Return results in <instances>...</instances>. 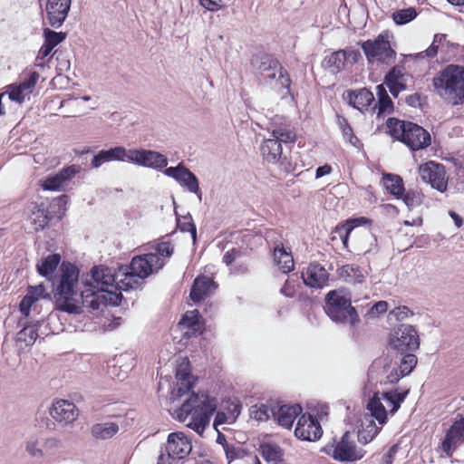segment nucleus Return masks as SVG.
Here are the masks:
<instances>
[{
	"instance_id": "obj_36",
	"label": "nucleus",
	"mask_w": 464,
	"mask_h": 464,
	"mask_svg": "<svg viewBox=\"0 0 464 464\" xmlns=\"http://www.w3.org/2000/svg\"><path fill=\"white\" fill-rule=\"evenodd\" d=\"M461 48L459 45H450L447 42V35L446 34H435L434 39L430 46L425 50L423 53H420V56L423 57V53H425V56L428 58H433L437 55L438 53H444L446 52V48Z\"/></svg>"
},
{
	"instance_id": "obj_40",
	"label": "nucleus",
	"mask_w": 464,
	"mask_h": 464,
	"mask_svg": "<svg viewBox=\"0 0 464 464\" xmlns=\"http://www.w3.org/2000/svg\"><path fill=\"white\" fill-rule=\"evenodd\" d=\"M119 431V426L115 422L97 423L92 427V435L100 440L112 438Z\"/></svg>"
},
{
	"instance_id": "obj_58",
	"label": "nucleus",
	"mask_w": 464,
	"mask_h": 464,
	"mask_svg": "<svg viewBox=\"0 0 464 464\" xmlns=\"http://www.w3.org/2000/svg\"><path fill=\"white\" fill-rule=\"evenodd\" d=\"M391 314L394 316L397 321H403L413 315V312L407 306H399L394 308Z\"/></svg>"
},
{
	"instance_id": "obj_52",
	"label": "nucleus",
	"mask_w": 464,
	"mask_h": 464,
	"mask_svg": "<svg viewBox=\"0 0 464 464\" xmlns=\"http://www.w3.org/2000/svg\"><path fill=\"white\" fill-rule=\"evenodd\" d=\"M417 16L416 10L412 7L401 9L392 14V19L396 24L401 25L410 23Z\"/></svg>"
},
{
	"instance_id": "obj_30",
	"label": "nucleus",
	"mask_w": 464,
	"mask_h": 464,
	"mask_svg": "<svg viewBox=\"0 0 464 464\" xmlns=\"http://www.w3.org/2000/svg\"><path fill=\"white\" fill-rule=\"evenodd\" d=\"M337 276L345 283L352 285H362L366 278V273L353 264H348L339 267L337 269Z\"/></svg>"
},
{
	"instance_id": "obj_23",
	"label": "nucleus",
	"mask_w": 464,
	"mask_h": 464,
	"mask_svg": "<svg viewBox=\"0 0 464 464\" xmlns=\"http://www.w3.org/2000/svg\"><path fill=\"white\" fill-rule=\"evenodd\" d=\"M462 443H464V419L453 422L446 433L441 448L447 456H451Z\"/></svg>"
},
{
	"instance_id": "obj_62",
	"label": "nucleus",
	"mask_w": 464,
	"mask_h": 464,
	"mask_svg": "<svg viewBox=\"0 0 464 464\" xmlns=\"http://www.w3.org/2000/svg\"><path fill=\"white\" fill-rule=\"evenodd\" d=\"M26 451L33 457L43 456L42 450L38 448V441L36 440H31L26 442Z\"/></svg>"
},
{
	"instance_id": "obj_34",
	"label": "nucleus",
	"mask_w": 464,
	"mask_h": 464,
	"mask_svg": "<svg viewBox=\"0 0 464 464\" xmlns=\"http://www.w3.org/2000/svg\"><path fill=\"white\" fill-rule=\"evenodd\" d=\"M375 242L373 235L368 229L356 232L352 237V247L353 251L368 253Z\"/></svg>"
},
{
	"instance_id": "obj_26",
	"label": "nucleus",
	"mask_w": 464,
	"mask_h": 464,
	"mask_svg": "<svg viewBox=\"0 0 464 464\" xmlns=\"http://www.w3.org/2000/svg\"><path fill=\"white\" fill-rule=\"evenodd\" d=\"M410 79L411 75L405 72L403 67L394 66L386 74L384 82L391 93L396 98L401 92L407 89Z\"/></svg>"
},
{
	"instance_id": "obj_3",
	"label": "nucleus",
	"mask_w": 464,
	"mask_h": 464,
	"mask_svg": "<svg viewBox=\"0 0 464 464\" xmlns=\"http://www.w3.org/2000/svg\"><path fill=\"white\" fill-rule=\"evenodd\" d=\"M217 407L218 401L215 397L204 392H192L179 408L174 410L172 415L198 435H202Z\"/></svg>"
},
{
	"instance_id": "obj_13",
	"label": "nucleus",
	"mask_w": 464,
	"mask_h": 464,
	"mask_svg": "<svg viewBox=\"0 0 464 464\" xmlns=\"http://www.w3.org/2000/svg\"><path fill=\"white\" fill-rule=\"evenodd\" d=\"M324 451L340 462H354L362 459L365 454L362 448L357 447L348 431L343 435L336 444L327 445Z\"/></svg>"
},
{
	"instance_id": "obj_63",
	"label": "nucleus",
	"mask_w": 464,
	"mask_h": 464,
	"mask_svg": "<svg viewBox=\"0 0 464 464\" xmlns=\"http://www.w3.org/2000/svg\"><path fill=\"white\" fill-rule=\"evenodd\" d=\"M129 367H126L125 370L120 371L117 365H112L109 368V374L111 378H117L120 381L124 380L127 377Z\"/></svg>"
},
{
	"instance_id": "obj_43",
	"label": "nucleus",
	"mask_w": 464,
	"mask_h": 464,
	"mask_svg": "<svg viewBox=\"0 0 464 464\" xmlns=\"http://www.w3.org/2000/svg\"><path fill=\"white\" fill-rule=\"evenodd\" d=\"M240 411H241V406L239 404H237V403L229 404L227 412H224V411L217 412V415H216V418L214 420V425L216 426V425H220V424H224V423L231 424V423L235 422L237 418L240 414Z\"/></svg>"
},
{
	"instance_id": "obj_61",
	"label": "nucleus",
	"mask_w": 464,
	"mask_h": 464,
	"mask_svg": "<svg viewBox=\"0 0 464 464\" xmlns=\"http://www.w3.org/2000/svg\"><path fill=\"white\" fill-rule=\"evenodd\" d=\"M199 4L202 7L211 12L218 11L224 6L223 0H199Z\"/></svg>"
},
{
	"instance_id": "obj_5",
	"label": "nucleus",
	"mask_w": 464,
	"mask_h": 464,
	"mask_svg": "<svg viewBox=\"0 0 464 464\" xmlns=\"http://www.w3.org/2000/svg\"><path fill=\"white\" fill-rule=\"evenodd\" d=\"M266 129L271 137L264 140L260 148L261 153L267 162L276 163L282 155L281 143L294 142L295 133L290 124L279 116L273 118Z\"/></svg>"
},
{
	"instance_id": "obj_8",
	"label": "nucleus",
	"mask_w": 464,
	"mask_h": 464,
	"mask_svg": "<svg viewBox=\"0 0 464 464\" xmlns=\"http://www.w3.org/2000/svg\"><path fill=\"white\" fill-rule=\"evenodd\" d=\"M407 394V390L400 392L397 389L374 392L370 398L366 409L380 425H384L388 416H392L399 410Z\"/></svg>"
},
{
	"instance_id": "obj_22",
	"label": "nucleus",
	"mask_w": 464,
	"mask_h": 464,
	"mask_svg": "<svg viewBox=\"0 0 464 464\" xmlns=\"http://www.w3.org/2000/svg\"><path fill=\"white\" fill-rule=\"evenodd\" d=\"M71 7V0H47L46 18L51 26L58 28L65 21Z\"/></svg>"
},
{
	"instance_id": "obj_2",
	"label": "nucleus",
	"mask_w": 464,
	"mask_h": 464,
	"mask_svg": "<svg viewBox=\"0 0 464 464\" xmlns=\"http://www.w3.org/2000/svg\"><path fill=\"white\" fill-rule=\"evenodd\" d=\"M173 252L174 246L169 241L151 245L148 253L132 257L130 264L123 266V278L119 279V287L124 291L138 288L143 279L163 268Z\"/></svg>"
},
{
	"instance_id": "obj_33",
	"label": "nucleus",
	"mask_w": 464,
	"mask_h": 464,
	"mask_svg": "<svg viewBox=\"0 0 464 464\" xmlns=\"http://www.w3.org/2000/svg\"><path fill=\"white\" fill-rule=\"evenodd\" d=\"M274 260L278 268L285 274L294 269L295 262L290 250H287L281 243L274 246Z\"/></svg>"
},
{
	"instance_id": "obj_24",
	"label": "nucleus",
	"mask_w": 464,
	"mask_h": 464,
	"mask_svg": "<svg viewBox=\"0 0 464 464\" xmlns=\"http://www.w3.org/2000/svg\"><path fill=\"white\" fill-rule=\"evenodd\" d=\"M50 414L56 421L68 424L77 419L79 412L74 403L66 400H58L53 402Z\"/></svg>"
},
{
	"instance_id": "obj_14",
	"label": "nucleus",
	"mask_w": 464,
	"mask_h": 464,
	"mask_svg": "<svg viewBox=\"0 0 464 464\" xmlns=\"http://www.w3.org/2000/svg\"><path fill=\"white\" fill-rule=\"evenodd\" d=\"M39 79L40 74L37 72H29L18 82L7 85L4 93L11 102L21 105L31 99Z\"/></svg>"
},
{
	"instance_id": "obj_59",
	"label": "nucleus",
	"mask_w": 464,
	"mask_h": 464,
	"mask_svg": "<svg viewBox=\"0 0 464 464\" xmlns=\"http://www.w3.org/2000/svg\"><path fill=\"white\" fill-rule=\"evenodd\" d=\"M27 293L33 297V299L35 302L46 296V290L43 284H39L34 286H29L27 289Z\"/></svg>"
},
{
	"instance_id": "obj_31",
	"label": "nucleus",
	"mask_w": 464,
	"mask_h": 464,
	"mask_svg": "<svg viewBox=\"0 0 464 464\" xmlns=\"http://www.w3.org/2000/svg\"><path fill=\"white\" fill-rule=\"evenodd\" d=\"M348 102L355 109L363 111L374 102V96L372 92L366 88L349 92L347 94Z\"/></svg>"
},
{
	"instance_id": "obj_48",
	"label": "nucleus",
	"mask_w": 464,
	"mask_h": 464,
	"mask_svg": "<svg viewBox=\"0 0 464 464\" xmlns=\"http://www.w3.org/2000/svg\"><path fill=\"white\" fill-rule=\"evenodd\" d=\"M110 161H121L130 163V149H126L123 146H115L105 150Z\"/></svg>"
},
{
	"instance_id": "obj_27",
	"label": "nucleus",
	"mask_w": 464,
	"mask_h": 464,
	"mask_svg": "<svg viewBox=\"0 0 464 464\" xmlns=\"http://www.w3.org/2000/svg\"><path fill=\"white\" fill-rule=\"evenodd\" d=\"M273 419L282 427L291 429L296 417L302 412L298 404L280 405L272 408Z\"/></svg>"
},
{
	"instance_id": "obj_19",
	"label": "nucleus",
	"mask_w": 464,
	"mask_h": 464,
	"mask_svg": "<svg viewBox=\"0 0 464 464\" xmlns=\"http://www.w3.org/2000/svg\"><path fill=\"white\" fill-rule=\"evenodd\" d=\"M81 171V166L71 165L61 169L58 173L50 175L44 180H41V186L44 190H62L72 179Z\"/></svg>"
},
{
	"instance_id": "obj_44",
	"label": "nucleus",
	"mask_w": 464,
	"mask_h": 464,
	"mask_svg": "<svg viewBox=\"0 0 464 464\" xmlns=\"http://www.w3.org/2000/svg\"><path fill=\"white\" fill-rule=\"evenodd\" d=\"M34 208L35 210H33V213L29 218V221L33 226V229L39 231L47 226L49 219L44 209L38 208L36 205L34 207Z\"/></svg>"
},
{
	"instance_id": "obj_57",
	"label": "nucleus",
	"mask_w": 464,
	"mask_h": 464,
	"mask_svg": "<svg viewBox=\"0 0 464 464\" xmlns=\"http://www.w3.org/2000/svg\"><path fill=\"white\" fill-rule=\"evenodd\" d=\"M111 162L105 150L98 151L91 160V167L92 169H99L102 165Z\"/></svg>"
},
{
	"instance_id": "obj_64",
	"label": "nucleus",
	"mask_w": 464,
	"mask_h": 464,
	"mask_svg": "<svg viewBox=\"0 0 464 464\" xmlns=\"http://www.w3.org/2000/svg\"><path fill=\"white\" fill-rule=\"evenodd\" d=\"M239 255H240V251L238 249L232 248L231 250L225 253V255L223 256V262L227 266H229L232 264L233 261H235L237 259V257L239 256Z\"/></svg>"
},
{
	"instance_id": "obj_51",
	"label": "nucleus",
	"mask_w": 464,
	"mask_h": 464,
	"mask_svg": "<svg viewBox=\"0 0 464 464\" xmlns=\"http://www.w3.org/2000/svg\"><path fill=\"white\" fill-rule=\"evenodd\" d=\"M338 125L342 130L343 138L353 146L357 147L359 139L354 135L353 130L344 117H338Z\"/></svg>"
},
{
	"instance_id": "obj_29",
	"label": "nucleus",
	"mask_w": 464,
	"mask_h": 464,
	"mask_svg": "<svg viewBox=\"0 0 464 464\" xmlns=\"http://www.w3.org/2000/svg\"><path fill=\"white\" fill-rule=\"evenodd\" d=\"M375 418L370 413L365 414L362 420L361 428L358 430V440L362 444L371 442L382 429L383 425H380L374 421Z\"/></svg>"
},
{
	"instance_id": "obj_47",
	"label": "nucleus",
	"mask_w": 464,
	"mask_h": 464,
	"mask_svg": "<svg viewBox=\"0 0 464 464\" xmlns=\"http://www.w3.org/2000/svg\"><path fill=\"white\" fill-rule=\"evenodd\" d=\"M405 353L406 354L401 357L400 363L396 365L403 376L409 375L415 368L418 362L416 355H414L412 352Z\"/></svg>"
},
{
	"instance_id": "obj_28",
	"label": "nucleus",
	"mask_w": 464,
	"mask_h": 464,
	"mask_svg": "<svg viewBox=\"0 0 464 464\" xmlns=\"http://www.w3.org/2000/svg\"><path fill=\"white\" fill-rule=\"evenodd\" d=\"M217 287L218 285L212 278L207 276H198L195 278L191 287L190 298L194 302H200L213 294Z\"/></svg>"
},
{
	"instance_id": "obj_25",
	"label": "nucleus",
	"mask_w": 464,
	"mask_h": 464,
	"mask_svg": "<svg viewBox=\"0 0 464 464\" xmlns=\"http://www.w3.org/2000/svg\"><path fill=\"white\" fill-rule=\"evenodd\" d=\"M302 279L305 285L314 288H323L327 285L329 274L326 269L319 264H310L302 272Z\"/></svg>"
},
{
	"instance_id": "obj_37",
	"label": "nucleus",
	"mask_w": 464,
	"mask_h": 464,
	"mask_svg": "<svg viewBox=\"0 0 464 464\" xmlns=\"http://www.w3.org/2000/svg\"><path fill=\"white\" fill-rule=\"evenodd\" d=\"M345 65V55L343 50L332 53L323 61V66L331 73L336 74L340 72Z\"/></svg>"
},
{
	"instance_id": "obj_17",
	"label": "nucleus",
	"mask_w": 464,
	"mask_h": 464,
	"mask_svg": "<svg viewBox=\"0 0 464 464\" xmlns=\"http://www.w3.org/2000/svg\"><path fill=\"white\" fill-rule=\"evenodd\" d=\"M164 174L175 179L188 192L196 194L198 199L201 200L202 194L199 188V182L198 178L182 163L178 164L176 167L166 168Z\"/></svg>"
},
{
	"instance_id": "obj_7",
	"label": "nucleus",
	"mask_w": 464,
	"mask_h": 464,
	"mask_svg": "<svg viewBox=\"0 0 464 464\" xmlns=\"http://www.w3.org/2000/svg\"><path fill=\"white\" fill-rule=\"evenodd\" d=\"M257 65L260 80L282 98L290 94L291 79L281 63L269 55H262Z\"/></svg>"
},
{
	"instance_id": "obj_46",
	"label": "nucleus",
	"mask_w": 464,
	"mask_h": 464,
	"mask_svg": "<svg viewBox=\"0 0 464 464\" xmlns=\"http://www.w3.org/2000/svg\"><path fill=\"white\" fill-rule=\"evenodd\" d=\"M272 408L266 404H255L249 409V416L257 421H266L272 416Z\"/></svg>"
},
{
	"instance_id": "obj_42",
	"label": "nucleus",
	"mask_w": 464,
	"mask_h": 464,
	"mask_svg": "<svg viewBox=\"0 0 464 464\" xmlns=\"http://www.w3.org/2000/svg\"><path fill=\"white\" fill-rule=\"evenodd\" d=\"M377 103H374L372 110H378V114L390 112L392 110V102L382 84L376 86Z\"/></svg>"
},
{
	"instance_id": "obj_35",
	"label": "nucleus",
	"mask_w": 464,
	"mask_h": 464,
	"mask_svg": "<svg viewBox=\"0 0 464 464\" xmlns=\"http://www.w3.org/2000/svg\"><path fill=\"white\" fill-rule=\"evenodd\" d=\"M179 325L188 330L187 334H196L201 333L204 323L198 311L195 309L185 313L179 322Z\"/></svg>"
},
{
	"instance_id": "obj_6",
	"label": "nucleus",
	"mask_w": 464,
	"mask_h": 464,
	"mask_svg": "<svg viewBox=\"0 0 464 464\" xmlns=\"http://www.w3.org/2000/svg\"><path fill=\"white\" fill-rule=\"evenodd\" d=\"M387 128L393 138L402 141L412 150H422L430 144V133L411 121L392 118L387 121Z\"/></svg>"
},
{
	"instance_id": "obj_45",
	"label": "nucleus",
	"mask_w": 464,
	"mask_h": 464,
	"mask_svg": "<svg viewBox=\"0 0 464 464\" xmlns=\"http://www.w3.org/2000/svg\"><path fill=\"white\" fill-rule=\"evenodd\" d=\"M38 337L35 325H26L17 334V341L25 346H32Z\"/></svg>"
},
{
	"instance_id": "obj_54",
	"label": "nucleus",
	"mask_w": 464,
	"mask_h": 464,
	"mask_svg": "<svg viewBox=\"0 0 464 464\" xmlns=\"http://www.w3.org/2000/svg\"><path fill=\"white\" fill-rule=\"evenodd\" d=\"M44 43L53 49L65 39V34L62 32L57 33L51 29H44Z\"/></svg>"
},
{
	"instance_id": "obj_21",
	"label": "nucleus",
	"mask_w": 464,
	"mask_h": 464,
	"mask_svg": "<svg viewBox=\"0 0 464 464\" xmlns=\"http://www.w3.org/2000/svg\"><path fill=\"white\" fill-rule=\"evenodd\" d=\"M177 386L173 390L171 399L176 400L186 395L194 386V379L190 374V366L188 359H182L176 370Z\"/></svg>"
},
{
	"instance_id": "obj_41",
	"label": "nucleus",
	"mask_w": 464,
	"mask_h": 464,
	"mask_svg": "<svg viewBox=\"0 0 464 464\" xmlns=\"http://www.w3.org/2000/svg\"><path fill=\"white\" fill-rule=\"evenodd\" d=\"M61 262V256L58 254L49 255L37 263V272L44 277L51 276Z\"/></svg>"
},
{
	"instance_id": "obj_1",
	"label": "nucleus",
	"mask_w": 464,
	"mask_h": 464,
	"mask_svg": "<svg viewBox=\"0 0 464 464\" xmlns=\"http://www.w3.org/2000/svg\"><path fill=\"white\" fill-rule=\"evenodd\" d=\"M55 304L59 310L69 314H80L82 307L90 311L102 310L107 304H116L117 295L110 293H93L91 285L80 287L78 268L69 263L63 262L60 274L54 284Z\"/></svg>"
},
{
	"instance_id": "obj_16",
	"label": "nucleus",
	"mask_w": 464,
	"mask_h": 464,
	"mask_svg": "<svg viewBox=\"0 0 464 464\" xmlns=\"http://www.w3.org/2000/svg\"><path fill=\"white\" fill-rule=\"evenodd\" d=\"M130 163L160 170L167 167L168 159L165 155L156 150L130 149Z\"/></svg>"
},
{
	"instance_id": "obj_15",
	"label": "nucleus",
	"mask_w": 464,
	"mask_h": 464,
	"mask_svg": "<svg viewBox=\"0 0 464 464\" xmlns=\"http://www.w3.org/2000/svg\"><path fill=\"white\" fill-rule=\"evenodd\" d=\"M419 173L421 179L430 184L431 188L440 192L447 190L448 178L442 164L435 161L426 162L419 167Z\"/></svg>"
},
{
	"instance_id": "obj_4",
	"label": "nucleus",
	"mask_w": 464,
	"mask_h": 464,
	"mask_svg": "<svg viewBox=\"0 0 464 464\" xmlns=\"http://www.w3.org/2000/svg\"><path fill=\"white\" fill-rule=\"evenodd\" d=\"M436 93L448 104L464 103V66L448 65L433 78Z\"/></svg>"
},
{
	"instance_id": "obj_49",
	"label": "nucleus",
	"mask_w": 464,
	"mask_h": 464,
	"mask_svg": "<svg viewBox=\"0 0 464 464\" xmlns=\"http://www.w3.org/2000/svg\"><path fill=\"white\" fill-rule=\"evenodd\" d=\"M177 226L182 232H188L195 243L197 239V228L190 214L177 218Z\"/></svg>"
},
{
	"instance_id": "obj_38",
	"label": "nucleus",
	"mask_w": 464,
	"mask_h": 464,
	"mask_svg": "<svg viewBox=\"0 0 464 464\" xmlns=\"http://www.w3.org/2000/svg\"><path fill=\"white\" fill-rule=\"evenodd\" d=\"M384 188L397 198H401L404 192L403 180L396 174H384L382 178Z\"/></svg>"
},
{
	"instance_id": "obj_50",
	"label": "nucleus",
	"mask_w": 464,
	"mask_h": 464,
	"mask_svg": "<svg viewBox=\"0 0 464 464\" xmlns=\"http://www.w3.org/2000/svg\"><path fill=\"white\" fill-rule=\"evenodd\" d=\"M401 198H402L409 209H412L423 203L424 196L418 190L410 189L405 193L403 192Z\"/></svg>"
},
{
	"instance_id": "obj_20",
	"label": "nucleus",
	"mask_w": 464,
	"mask_h": 464,
	"mask_svg": "<svg viewBox=\"0 0 464 464\" xmlns=\"http://www.w3.org/2000/svg\"><path fill=\"white\" fill-rule=\"evenodd\" d=\"M191 450V441L183 432H172L168 436L166 450L173 459H185Z\"/></svg>"
},
{
	"instance_id": "obj_56",
	"label": "nucleus",
	"mask_w": 464,
	"mask_h": 464,
	"mask_svg": "<svg viewBox=\"0 0 464 464\" xmlns=\"http://www.w3.org/2000/svg\"><path fill=\"white\" fill-rule=\"evenodd\" d=\"M399 445L394 444L388 448L385 451L382 452L381 455L378 463L379 464H392L395 456L398 452Z\"/></svg>"
},
{
	"instance_id": "obj_60",
	"label": "nucleus",
	"mask_w": 464,
	"mask_h": 464,
	"mask_svg": "<svg viewBox=\"0 0 464 464\" xmlns=\"http://www.w3.org/2000/svg\"><path fill=\"white\" fill-rule=\"evenodd\" d=\"M34 303H35V301L27 293L26 295L22 299L20 305H19V310H20L21 314L23 315H24L25 317H27L30 314L31 307L33 306V304Z\"/></svg>"
},
{
	"instance_id": "obj_11",
	"label": "nucleus",
	"mask_w": 464,
	"mask_h": 464,
	"mask_svg": "<svg viewBox=\"0 0 464 464\" xmlns=\"http://www.w3.org/2000/svg\"><path fill=\"white\" fill-rule=\"evenodd\" d=\"M122 268L121 266L118 272L113 273L112 270L107 266H95L92 270V278L93 280V284L91 285L93 289V293L106 292L110 294H113L117 295L118 302L116 304H107V305H118L121 300V293L123 289L119 287L118 281L119 279L123 278Z\"/></svg>"
},
{
	"instance_id": "obj_10",
	"label": "nucleus",
	"mask_w": 464,
	"mask_h": 464,
	"mask_svg": "<svg viewBox=\"0 0 464 464\" xmlns=\"http://www.w3.org/2000/svg\"><path fill=\"white\" fill-rule=\"evenodd\" d=\"M392 34L388 31L382 32L376 38L362 43V49L369 63L380 62L391 63L395 60L396 52L391 44Z\"/></svg>"
},
{
	"instance_id": "obj_55",
	"label": "nucleus",
	"mask_w": 464,
	"mask_h": 464,
	"mask_svg": "<svg viewBox=\"0 0 464 464\" xmlns=\"http://www.w3.org/2000/svg\"><path fill=\"white\" fill-rule=\"evenodd\" d=\"M299 286V283L297 278H288L282 288L280 289V294L285 297L292 298L295 295L297 287Z\"/></svg>"
},
{
	"instance_id": "obj_18",
	"label": "nucleus",
	"mask_w": 464,
	"mask_h": 464,
	"mask_svg": "<svg viewBox=\"0 0 464 464\" xmlns=\"http://www.w3.org/2000/svg\"><path fill=\"white\" fill-rule=\"evenodd\" d=\"M323 430L317 419L310 413L303 414L297 421L295 435L302 440L314 441L321 438Z\"/></svg>"
},
{
	"instance_id": "obj_12",
	"label": "nucleus",
	"mask_w": 464,
	"mask_h": 464,
	"mask_svg": "<svg viewBox=\"0 0 464 464\" xmlns=\"http://www.w3.org/2000/svg\"><path fill=\"white\" fill-rule=\"evenodd\" d=\"M389 344L401 354L414 352L420 346L418 331L411 324H400L391 332Z\"/></svg>"
},
{
	"instance_id": "obj_32",
	"label": "nucleus",
	"mask_w": 464,
	"mask_h": 464,
	"mask_svg": "<svg viewBox=\"0 0 464 464\" xmlns=\"http://www.w3.org/2000/svg\"><path fill=\"white\" fill-rule=\"evenodd\" d=\"M368 222H369V220L364 217L351 218V219L346 220L345 223L339 224L338 226H336L334 233L336 234L340 237L343 246L345 248H348L350 236L353 233V231L356 227H358L362 225L367 224Z\"/></svg>"
},
{
	"instance_id": "obj_9",
	"label": "nucleus",
	"mask_w": 464,
	"mask_h": 464,
	"mask_svg": "<svg viewBox=\"0 0 464 464\" xmlns=\"http://www.w3.org/2000/svg\"><path fill=\"white\" fill-rule=\"evenodd\" d=\"M324 311L335 323L349 324L353 327L359 322L358 314L351 300L340 291H330L325 297Z\"/></svg>"
},
{
	"instance_id": "obj_53",
	"label": "nucleus",
	"mask_w": 464,
	"mask_h": 464,
	"mask_svg": "<svg viewBox=\"0 0 464 464\" xmlns=\"http://www.w3.org/2000/svg\"><path fill=\"white\" fill-rule=\"evenodd\" d=\"M383 374L385 375V380L383 382L391 384L398 382L402 377H404L396 365L384 366Z\"/></svg>"
},
{
	"instance_id": "obj_39",
	"label": "nucleus",
	"mask_w": 464,
	"mask_h": 464,
	"mask_svg": "<svg viewBox=\"0 0 464 464\" xmlns=\"http://www.w3.org/2000/svg\"><path fill=\"white\" fill-rule=\"evenodd\" d=\"M262 457L268 462L274 464H283L284 452L282 449L276 444L266 443L260 447Z\"/></svg>"
}]
</instances>
